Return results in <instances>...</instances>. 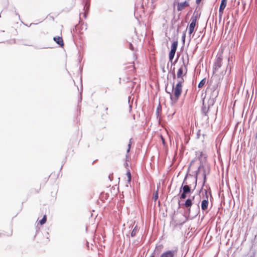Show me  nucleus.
<instances>
[{
  "label": "nucleus",
  "mask_w": 257,
  "mask_h": 257,
  "mask_svg": "<svg viewBox=\"0 0 257 257\" xmlns=\"http://www.w3.org/2000/svg\"><path fill=\"white\" fill-rule=\"evenodd\" d=\"M222 59L221 57H218L214 64L213 66V77L211 78L212 81H215V84L216 85H218L222 80L223 78L224 74H225L226 72V70L225 72L222 71L221 73V75H218L217 74H215V72H216L222 66Z\"/></svg>",
  "instance_id": "obj_1"
},
{
  "label": "nucleus",
  "mask_w": 257,
  "mask_h": 257,
  "mask_svg": "<svg viewBox=\"0 0 257 257\" xmlns=\"http://www.w3.org/2000/svg\"><path fill=\"white\" fill-rule=\"evenodd\" d=\"M182 85L180 84V82L177 83L174 87V84H173V89L174 90V97L172 96V95L166 90V92L170 94V98L172 101L176 102L178 98H179L182 93Z\"/></svg>",
  "instance_id": "obj_2"
},
{
  "label": "nucleus",
  "mask_w": 257,
  "mask_h": 257,
  "mask_svg": "<svg viewBox=\"0 0 257 257\" xmlns=\"http://www.w3.org/2000/svg\"><path fill=\"white\" fill-rule=\"evenodd\" d=\"M201 169L203 170V185L202 186H203L206 182V171H205V169L204 168V166L202 165H201L198 168V170L196 171V176H195V178H194L192 176H191L190 177V179L194 182V187H193V190H194L196 187V185H197V176H198V173L201 170ZM202 188H203V187H202ZM202 189V188H201Z\"/></svg>",
  "instance_id": "obj_3"
},
{
  "label": "nucleus",
  "mask_w": 257,
  "mask_h": 257,
  "mask_svg": "<svg viewBox=\"0 0 257 257\" xmlns=\"http://www.w3.org/2000/svg\"><path fill=\"white\" fill-rule=\"evenodd\" d=\"M177 46H178V41H174L171 45V50L169 53V61H170L172 63V60L174 58V56H175V53L176 52Z\"/></svg>",
  "instance_id": "obj_4"
},
{
  "label": "nucleus",
  "mask_w": 257,
  "mask_h": 257,
  "mask_svg": "<svg viewBox=\"0 0 257 257\" xmlns=\"http://www.w3.org/2000/svg\"><path fill=\"white\" fill-rule=\"evenodd\" d=\"M187 175H186L183 180V183L180 189V192H181V190L182 189L183 191L184 192V193H187V194H188L190 193L191 191V184H188V183L187 181Z\"/></svg>",
  "instance_id": "obj_5"
},
{
  "label": "nucleus",
  "mask_w": 257,
  "mask_h": 257,
  "mask_svg": "<svg viewBox=\"0 0 257 257\" xmlns=\"http://www.w3.org/2000/svg\"><path fill=\"white\" fill-rule=\"evenodd\" d=\"M190 21H191V23L190 24L189 27V34L190 35L191 34L194 30V28L196 26V21H197V17L192 16L191 18Z\"/></svg>",
  "instance_id": "obj_6"
},
{
  "label": "nucleus",
  "mask_w": 257,
  "mask_h": 257,
  "mask_svg": "<svg viewBox=\"0 0 257 257\" xmlns=\"http://www.w3.org/2000/svg\"><path fill=\"white\" fill-rule=\"evenodd\" d=\"M193 204V202H192L190 199H187L184 204H183V206L187 209V211L186 213L188 214H190L191 213V207Z\"/></svg>",
  "instance_id": "obj_7"
},
{
  "label": "nucleus",
  "mask_w": 257,
  "mask_h": 257,
  "mask_svg": "<svg viewBox=\"0 0 257 257\" xmlns=\"http://www.w3.org/2000/svg\"><path fill=\"white\" fill-rule=\"evenodd\" d=\"M176 251L175 250H168L163 252L160 257H174Z\"/></svg>",
  "instance_id": "obj_8"
},
{
  "label": "nucleus",
  "mask_w": 257,
  "mask_h": 257,
  "mask_svg": "<svg viewBox=\"0 0 257 257\" xmlns=\"http://www.w3.org/2000/svg\"><path fill=\"white\" fill-rule=\"evenodd\" d=\"M189 4L188 2L185 1L184 2L178 3L177 4V10L178 11H183L185 8L189 7Z\"/></svg>",
  "instance_id": "obj_9"
},
{
  "label": "nucleus",
  "mask_w": 257,
  "mask_h": 257,
  "mask_svg": "<svg viewBox=\"0 0 257 257\" xmlns=\"http://www.w3.org/2000/svg\"><path fill=\"white\" fill-rule=\"evenodd\" d=\"M183 67H184L185 69L186 70V71L185 73V74L187 73V69H186V65L185 64L184 61H183V65L180 67V68L178 69V70L177 72V78H180L181 77H182V75L183 74Z\"/></svg>",
  "instance_id": "obj_10"
},
{
  "label": "nucleus",
  "mask_w": 257,
  "mask_h": 257,
  "mask_svg": "<svg viewBox=\"0 0 257 257\" xmlns=\"http://www.w3.org/2000/svg\"><path fill=\"white\" fill-rule=\"evenodd\" d=\"M82 4L83 5V10H85L84 16L85 17H86V14L88 12L89 8V1L88 0H83Z\"/></svg>",
  "instance_id": "obj_11"
},
{
  "label": "nucleus",
  "mask_w": 257,
  "mask_h": 257,
  "mask_svg": "<svg viewBox=\"0 0 257 257\" xmlns=\"http://www.w3.org/2000/svg\"><path fill=\"white\" fill-rule=\"evenodd\" d=\"M208 197H206L203 199V200H202V201L201 202V209L203 211H205L206 210H207V209L208 208Z\"/></svg>",
  "instance_id": "obj_12"
},
{
  "label": "nucleus",
  "mask_w": 257,
  "mask_h": 257,
  "mask_svg": "<svg viewBox=\"0 0 257 257\" xmlns=\"http://www.w3.org/2000/svg\"><path fill=\"white\" fill-rule=\"evenodd\" d=\"M53 40L59 46H63L64 43L62 37L59 36H56L53 38Z\"/></svg>",
  "instance_id": "obj_13"
},
{
  "label": "nucleus",
  "mask_w": 257,
  "mask_h": 257,
  "mask_svg": "<svg viewBox=\"0 0 257 257\" xmlns=\"http://www.w3.org/2000/svg\"><path fill=\"white\" fill-rule=\"evenodd\" d=\"M197 197H198V202L196 204V206L195 208V212L193 214V215L194 216H196L198 214V213L200 212V207H199V204L200 201L201 200V197L200 195H198Z\"/></svg>",
  "instance_id": "obj_14"
},
{
  "label": "nucleus",
  "mask_w": 257,
  "mask_h": 257,
  "mask_svg": "<svg viewBox=\"0 0 257 257\" xmlns=\"http://www.w3.org/2000/svg\"><path fill=\"white\" fill-rule=\"evenodd\" d=\"M209 109V106L207 107L204 106V104H203V106L202 107L201 111L202 113L205 116H207V113L208 112Z\"/></svg>",
  "instance_id": "obj_15"
},
{
  "label": "nucleus",
  "mask_w": 257,
  "mask_h": 257,
  "mask_svg": "<svg viewBox=\"0 0 257 257\" xmlns=\"http://www.w3.org/2000/svg\"><path fill=\"white\" fill-rule=\"evenodd\" d=\"M126 176L127 177V181L129 183L131 182L132 177H131V173L130 172V170L127 169V172H126Z\"/></svg>",
  "instance_id": "obj_16"
},
{
  "label": "nucleus",
  "mask_w": 257,
  "mask_h": 257,
  "mask_svg": "<svg viewBox=\"0 0 257 257\" xmlns=\"http://www.w3.org/2000/svg\"><path fill=\"white\" fill-rule=\"evenodd\" d=\"M205 82H206V78H203V79H202L200 82L199 83L198 85V88H201L205 84Z\"/></svg>",
  "instance_id": "obj_17"
},
{
  "label": "nucleus",
  "mask_w": 257,
  "mask_h": 257,
  "mask_svg": "<svg viewBox=\"0 0 257 257\" xmlns=\"http://www.w3.org/2000/svg\"><path fill=\"white\" fill-rule=\"evenodd\" d=\"M47 221V216L46 215H44L42 219L39 221L40 224L43 225L46 223Z\"/></svg>",
  "instance_id": "obj_18"
},
{
  "label": "nucleus",
  "mask_w": 257,
  "mask_h": 257,
  "mask_svg": "<svg viewBox=\"0 0 257 257\" xmlns=\"http://www.w3.org/2000/svg\"><path fill=\"white\" fill-rule=\"evenodd\" d=\"M137 231H138L137 226H136L134 227V228L133 229V230L132 231V232H131L132 237H134L136 235Z\"/></svg>",
  "instance_id": "obj_19"
},
{
  "label": "nucleus",
  "mask_w": 257,
  "mask_h": 257,
  "mask_svg": "<svg viewBox=\"0 0 257 257\" xmlns=\"http://www.w3.org/2000/svg\"><path fill=\"white\" fill-rule=\"evenodd\" d=\"M226 4H227V0H221L219 7H222V8H225L226 7Z\"/></svg>",
  "instance_id": "obj_20"
},
{
  "label": "nucleus",
  "mask_w": 257,
  "mask_h": 257,
  "mask_svg": "<svg viewBox=\"0 0 257 257\" xmlns=\"http://www.w3.org/2000/svg\"><path fill=\"white\" fill-rule=\"evenodd\" d=\"M158 191L157 190V191H156L154 193V195H153V199L155 201H156L157 200V199H158Z\"/></svg>",
  "instance_id": "obj_21"
},
{
  "label": "nucleus",
  "mask_w": 257,
  "mask_h": 257,
  "mask_svg": "<svg viewBox=\"0 0 257 257\" xmlns=\"http://www.w3.org/2000/svg\"><path fill=\"white\" fill-rule=\"evenodd\" d=\"M187 193H184V192L183 191L180 196V199L182 200L185 199L187 197Z\"/></svg>",
  "instance_id": "obj_22"
},
{
  "label": "nucleus",
  "mask_w": 257,
  "mask_h": 257,
  "mask_svg": "<svg viewBox=\"0 0 257 257\" xmlns=\"http://www.w3.org/2000/svg\"><path fill=\"white\" fill-rule=\"evenodd\" d=\"M224 9L225 8H222V7H219V14L220 18L221 17V16H222V14L223 13V11H224Z\"/></svg>",
  "instance_id": "obj_23"
},
{
  "label": "nucleus",
  "mask_w": 257,
  "mask_h": 257,
  "mask_svg": "<svg viewBox=\"0 0 257 257\" xmlns=\"http://www.w3.org/2000/svg\"><path fill=\"white\" fill-rule=\"evenodd\" d=\"M132 139L130 140L129 144H128V148L127 150V153H128L130 151L131 147V143H132Z\"/></svg>",
  "instance_id": "obj_24"
},
{
  "label": "nucleus",
  "mask_w": 257,
  "mask_h": 257,
  "mask_svg": "<svg viewBox=\"0 0 257 257\" xmlns=\"http://www.w3.org/2000/svg\"><path fill=\"white\" fill-rule=\"evenodd\" d=\"M129 49L133 51H134V50H135V48H134L133 44L131 43H129Z\"/></svg>",
  "instance_id": "obj_25"
},
{
  "label": "nucleus",
  "mask_w": 257,
  "mask_h": 257,
  "mask_svg": "<svg viewBox=\"0 0 257 257\" xmlns=\"http://www.w3.org/2000/svg\"><path fill=\"white\" fill-rule=\"evenodd\" d=\"M178 83L180 82V84L182 85V83L184 81V79L182 77H181L180 78H178Z\"/></svg>",
  "instance_id": "obj_26"
},
{
  "label": "nucleus",
  "mask_w": 257,
  "mask_h": 257,
  "mask_svg": "<svg viewBox=\"0 0 257 257\" xmlns=\"http://www.w3.org/2000/svg\"><path fill=\"white\" fill-rule=\"evenodd\" d=\"M204 192L205 195L203 196V198H205L206 197H208V193L207 190V189H204Z\"/></svg>",
  "instance_id": "obj_27"
},
{
  "label": "nucleus",
  "mask_w": 257,
  "mask_h": 257,
  "mask_svg": "<svg viewBox=\"0 0 257 257\" xmlns=\"http://www.w3.org/2000/svg\"><path fill=\"white\" fill-rule=\"evenodd\" d=\"M172 76H173V79H175L176 78V75H175V68H173V70L172 72Z\"/></svg>",
  "instance_id": "obj_28"
},
{
  "label": "nucleus",
  "mask_w": 257,
  "mask_h": 257,
  "mask_svg": "<svg viewBox=\"0 0 257 257\" xmlns=\"http://www.w3.org/2000/svg\"><path fill=\"white\" fill-rule=\"evenodd\" d=\"M195 196L194 195L192 196H190L188 198V199H190L191 200L192 202H193L195 199Z\"/></svg>",
  "instance_id": "obj_29"
},
{
  "label": "nucleus",
  "mask_w": 257,
  "mask_h": 257,
  "mask_svg": "<svg viewBox=\"0 0 257 257\" xmlns=\"http://www.w3.org/2000/svg\"><path fill=\"white\" fill-rule=\"evenodd\" d=\"M185 34H183L182 37V40L183 41V43L185 42Z\"/></svg>",
  "instance_id": "obj_30"
},
{
  "label": "nucleus",
  "mask_w": 257,
  "mask_h": 257,
  "mask_svg": "<svg viewBox=\"0 0 257 257\" xmlns=\"http://www.w3.org/2000/svg\"><path fill=\"white\" fill-rule=\"evenodd\" d=\"M202 0H196V3L197 4V5H199L200 2H201Z\"/></svg>",
  "instance_id": "obj_31"
},
{
  "label": "nucleus",
  "mask_w": 257,
  "mask_h": 257,
  "mask_svg": "<svg viewBox=\"0 0 257 257\" xmlns=\"http://www.w3.org/2000/svg\"><path fill=\"white\" fill-rule=\"evenodd\" d=\"M161 139H162V143L165 145V140L164 139V138L162 137H161Z\"/></svg>",
  "instance_id": "obj_32"
},
{
  "label": "nucleus",
  "mask_w": 257,
  "mask_h": 257,
  "mask_svg": "<svg viewBox=\"0 0 257 257\" xmlns=\"http://www.w3.org/2000/svg\"><path fill=\"white\" fill-rule=\"evenodd\" d=\"M125 166L126 168H127L128 167V163H127L126 161L125 163Z\"/></svg>",
  "instance_id": "obj_33"
},
{
  "label": "nucleus",
  "mask_w": 257,
  "mask_h": 257,
  "mask_svg": "<svg viewBox=\"0 0 257 257\" xmlns=\"http://www.w3.org/2000/svg\"><path fill=\"white\" fill-rule=\"evenodd\" d=\"M199 133H200V131H198V133H197V138H199V135H200Z\"/></svg>",
  "instance_id": "obj_34"
},
{
  "label": "nucleus",
  "mask_w": 257,
  "mask_h": 257,
  "mask_svg": "<svg viewBox=\"0 0 257 257\" xmlns=\"http://www.w3.org/2000/svg\"><path fill=\"white\" fill-rule=\"evenodd\" d=\"M155 251L152 253V254L150 256V257H155Z\"/></svg>",
  "instance_id": "obj_35"
},
{
  "label": "nucleus",
  "mask_w": 257,
  "mask_h": 257,
  "mask_svg": "<svg viewBox=\"0 0 257 257\" xmlns=\"http://www.w3.org/2000/svg\"><path fill=\"white\" fill-rule=\"evenodd\" d=\"M255 138H257V131H256V133L255 134Z\"/></svg>",
  "instance_id": "obj_36"
},
{
  "label": "nucleus",
  "mask_w": 257,
  "mask_h": 257,
  "mask_svg": "<svg viewBox=\"0 0 257 257\" xmlns=\"http://www.w3.org/2000/svg\"><path fill=\"white\" fill-rule=\"evenodd\" d=\"M209 194H210V196H211V191H210H210H209Z\"/></svg>",
  "instance_id": "obj_37"
},
{
  "label": "nucleus",
  "mask_w": 257,
  "mask_h": 257,
  "mask_svg": "<svg viewBox=\"0 0 257 257\" xmlns=\"http://www.w3.org/2000/svg\"><path fill=\"white\" fill-rule=\"evenodd\" d=\"M34 24H35L34 23H31V24H30V26H31V25H34Z\"/></svg>",
  "instance_id": "obj_38"
},
{
  "label": "nucleus",
  "mask_w": 257,
  "mask_h": 257,
  "mask_svg": "<svg viewBox=\"0 0 257 257\" xmlns=\"http://www.w3.org/2000/svg\"><path fill=\"white\" fill-rule=\"evenodd\" d=\"M158 110H159V107H158V108H157V111L158 112Z\"/></svg>",
  "instance_id": "obj_39"
},
{
  "label": "nucleus",
  "mask_w": 257,
  "mask_h": 257,
  "mask_svg": "<svg viewBox=\"0 0 257 257\" xmlns=\"http://www.w3.org/2000/svg\"><path fill=\"white\" fill-rule=\"evenodd\" d=\"M178 203H179V205L180 206V201L178 202Z\"/></svg>",
  "instance_id": "obj_40"
}]
</instances>
